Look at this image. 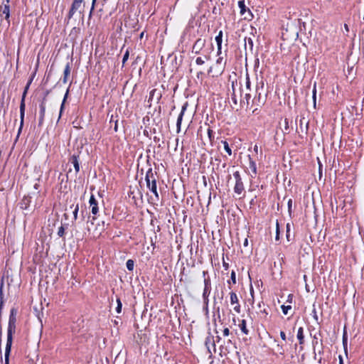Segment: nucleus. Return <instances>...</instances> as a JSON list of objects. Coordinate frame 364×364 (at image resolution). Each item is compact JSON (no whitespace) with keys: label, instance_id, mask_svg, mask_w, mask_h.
<instances>
[{"label":"nucleus","instance_id":"nucleus-43","mask_svg":"<svg viewBox=\"0 0 364 364\" xmlns=\"http://www.w3.org/2000/svg\"><path fill=\"white\" fill-rule=\"evenodd\" d=\"M291 204H292V200H291V199H289V201H288V208H289V211H290L291 208Z\"/></svg>","mask_w":364,"mask_h":364},{"label":"nucleus","instance_id":"nucleus-33","mask_svg":"<svg viewBox=\"0 0 364 364\" xmlns=\"http://www.w3.org/2000/svg\"><path fill=\"white\" fill-rule=\"evenodd\" d=\"M223 144H224V149L226 151V152L229 155H231L232 154L231 149L229 147V145H228V142L227 141H224Z\"/></svg>","mask_w":364,"mask_h":364},{"label":"nucleus","instance_id":"nucleus-7","mask_svg":"<svg viewBox=\"0 0 364 364\" xmlns=\"http://www.w3.org/2000/svg\"><path fill=\"white\" fill-rule=\"evenodd\" d=\"M205 44V40L202 38H198L194 43L192 52L195 53L196 54L200 53L201 50L204 48Z\"/></svg>","mask_w":364,"mask_h":364},{"label":"nucleus","instance_id":"nucleus-1","mask_svg":"<svg viewBox=\"0 0 364 364\" xmlns=\"http://www.w3.org/2000/svg\"><path fill=\"white\" fill-rule=\"evenodd\" d=\"M16 311L14 309H12L11 310L10 316H9V325H8V330H7V341L6 345V350H5V362L6 364H9V357L11 352V345H12V340H13V333L15 332L16 329Z\"/></svg>","mask_w":364,"mask_h":364},{"label":"nucleus","instance_id":"nucleus-6","mask_svg":"<svg viewBox=\"0 0 364 364\" xmlns=\"http://www.w3.org/2000/svg\"><path fill=\"white\" fill-rule=\"evenodd\" d=\"M28 85L26 87V90L23 94V97L21 99V105H20L21 124H20V128H19L18 132H21L23 124V118H24V114H25V97H26V90L28 89Z\"/></svg>","mask_w":364,"mask_h":364},{"label":"nucleus","instance_id":"nucleus-28","mask_svg":"<svg viewBox=\"0 0 364 364\" xmlns=\"http://www.w3.org/2000/svg\"><path fill=\"white\" fill-rule=\"evenodd\" d=\"M73 208V217H74V220H77V213H78V210H79V207H78V204L74 205H73L70 208Z\"/></svg>","mask_w":364,"mask_h":364},{"label":"nucleus","instance_id":"nucleus-10","mask_svg":"<svg viewBox=\"0 0 364 364\" xmlns=\"http://www.w3.org/2000/svg\"><path fill=\"white\" fill-rule=\"evenodd\" d=\"M230 303H231V304L232 305L236 304L234 306V310L237 313H240V305L239 304L238 298H237V294L235 292L232 291V292L230 293Z\"/></svg>","mask_w":364,"mask_h":364},{"label":"nucleus","instance_id":"nucleus-8","mask_svg":"<svg viewBox=\"0 0 364 364\" xmlns=\"http://www.w3.org/2000/svg\"><path fill=\"white\" fill-rule=\"evenodd\" d=\"M89 203L91 208V213L94 215L92 220H95V215L98 213L99 209L97 202L93 195L91 196Z\"/></svg>","mask_w":364,"mask_h":364},{"label":"nucleus","instance_id":"nucleus-50","mask_svg":"<svg viewBox=\"0 0 364 364\" xmlns=\"http://www.w3.org/2000/svg\"><path fill=\"white\" fill-rule=\"evenodd\" d=\"M247 239H245V242H244V245H247Z\"/></svg>","mask_w":364,"mask_h":364},{"label":"nucleus","instance_id":"nucleus-25","mask_svg":"<svg viewBox=\"0 0 364 364\" xmlns=\"http://www.w3.org/2000/svg\"><path fill=\"white\" fill-rule=\"evenodd\" d=\"M238 6H239V8L240 9L241 15H245V11H246V6H245V1H239Z\"/></svg>","mask_w":364,"mask_h":364},{"label":"nucleus","instance_id":"nucleus-45","mask_svg":"<svg viewBox=\"0 0 364 364\" xmlns=\"http://www.w3.org/2000/svg\"><path fill=\"white\" fill-rule=\"evenodd\" d=\"M339 364H343V360L341 356H339Z\"/></svg>","mask_w":364,"mask_h":364},{"label":"nucleus","instance_id":"nucleus-27","mask_svg":"<svg viewBox=\"0 0 364 364\" xmlns=\"http://www.w3.org/2000/svg\"><path fill=\"white\" fill-rule=\"evenodd\" d=\"M68 92H69V89H68V90H67V91H66V92H65V96H64V98H63V102H62V104H61V106H60V116H59V117H60L61 114H62V112H63V109H64L65 102L66 99H67V97H68Z\"/></svg>","mask_w":364,"mask_h":364},{"label":"nucleus","instance_id":"nucleus-44","mask_svg":"<svg viewBox=\"0 0 364 364\" xmlns=\"http://www.w3.org/2000/svg\"><path fill=\"white\" fill-rule=\"evenodd\" d=\"M202 132H203V128L200 127L198 130V134H200V136H202Z\"/></svg>","mask_w":364,"mask_h":364},{"label":"nucleus","instance_id":"nucleus-48","mask_svg":"<svg viewBox=\"0 0 364 364\" xmlns=\"http://www.w3.org/2000/svg\"><path fill=\"white\" fill-rule=\"evenodd\" d=\"M344 27H345V29H346L347 31H348V25H347V24H345V25H344Z\"/></svg>","mask_w":364,"mask_h":364},{"label":"nucleus","instance_id":"nucleus-52","mask_svg":"<svg viewBox=\"0 0 364 364\" xmlns=\"http://www.w3.org/2000/svg\"><path fill=\"white\" fill-rule=\"evenodd\" d=\"M314 313H315L314 318L317 320V319H318V317H317V315L316 314V311H314Z\"/></svg>","mask_w":364,"mask_h":364},{"label":"nucleus","instance_id":"nucleus-18","mask_svg":"<svg viewBox=\"0 0 364 364\" xmlns=\"http://www.w3.org/2000/svg\"><path fill=\"white\" fill-rule=\"evenodd\" d=\"M210 59V56L209 55H203V57H198L196 60V63L197 65H203L205 63V60H209Z\"/></svg>","mask_w":364,"mask_h":364},{"label":"nucleus","instance_id":"nucleus-3","mask_svg":"<svg viewBox=\"0 0 364 364\" xmlns=\"http://www.w3.org/2000/svg\"><path fill=\"white\" fill-rule=\"evenodd\" d=\"M147 188L154 194L156 200H159V193L157 191L156 186V176L152 170L150 168L146 174L145 177Z\"/></svg>","mask_w":364,"mask_h":364},{"label":"nucleus","instance_id":"nucleus-42","mask_svg":"<svg viewBox=\"0 0 364 364\" xmlns=\"http://www.w3.org/2000/svg\"><path fill=\"white\" fill-rule=\"evenodd\" d=\"M280 336H281L282 340H284V341L286 340V335H285V333L284 331H281L280 332Z\"/></svg>","mask_w":364,"mask_h":364},{"label":"nucleus","instance_id":"nucleus-49","mask_svg":"<svg viewBox=\"0 0 364 364\" xmlns=\"http://www.w3.org/2000/svg\"><path fill=\"white\" fill-rule=\"evenodd\" d=\"M287 233H288L289 231V224L287 225Z\"/></svg>","mask_w":364,"mask_h":364},{"label":"nucleus","instance_id":"nucleus-11","mask_svg":"<svg viewBox=\"0 0 364 364\" xmlns=\"http://www.w3.org/2000/svg\"><path fill=\"white\" fill-rule=\"evenodd\" d=\"M205 288L203 293V297L205 303L208 302V297L210 292V281L209 279H204Z\"/></svg>","mask_w":364,"mask_h":364},{"label":"nucleus","instance_id":"nucleus-53","mask_svg":"<svg viewBox=\"0 0 364 364\" xmlns=\"http://www.w3.org/2000/svg\"><path fill=\"white\" fill-rule=\"evenodd\" d=\"M117 124H115V127H114V130L117 131Z\"/></svg>","mask_w":364,"mask_h":364},{"label":"nucleus","instance_id":"nucleus-21","mask_svg":"<svg viewBox=\"0 0 364 364\" xmlns=\"http://www.w3.org/2000/svg\"><path fill=\"white\" fill-rule=\"evenodd\" d=\"M71 163L73 164V166L75 168V171L77 173L80 171V166L77 157L75 155H73L70 159Z\"/></svg>","mask_w":364,"mask_h":364},{"label":"nucleus","instance_id":"nucleus-31","mask_svg":"<svg viewBox=\"0 0 364 364\" xmlns=\"http://www.w3.org/2000/svg\"><path fill=\"white\" fill-rule=\"evenodd\" d=\"M127 268L130 270V271H132L133 269H134V261L132 260V259H129L127 262Z\"/></svg>","mask_w":364,"mask_h":364},{"label":"nucleus","instance_id":"nucleus-47","mask_svg":"<svg viewBox=\"0 0 364 364\" xmlns=\"http://www.w3.org/2000/svg\"><path fill=\"white\" fill-rule=\"evenodd\" d=\"M254 150L257 152V150H258V146L257 145L255 146L254 147Z\"/></svg>","mask_w":364,"mask_h":364},{"label":"nucleus","instance_id":"nucleus-16","mask_svg":"<svg viewBox=\"0 0 364 364\" xmlns=\"http://www.w3.org/2000/svg\"><path fill=\"white\" fill-rule=\"evenodd\" d=\"M223 31H220L218 36L215 37V41L218 46V55H221V44H222Z\"/></svg>","mask_w":364,"mask_h":364},{"label":"nucleus","instance_id":"nucleus-26","mask_svg":"<svg viewBox=\"0 0 364 364\" xmlns=\"http://www.w3.org/2000/svg\"><path fill=\"white\" fill-rule=\"evenodd\" d=\"M312 98L314 102V107L316 108V83L315 82L314 85V89L312 92Z\"/></svg>","mask_w":364,"mask_h":364},{"label":"nucleus","instance_id":"nucleus-29","mask_svg":"<svg viewBox=\"0 0 364 364\" xmlns=\"http://www.w3.org/2000/svg\"><path fill=\"white\" fill-rule=\"evenodd\" d=\"M206 132H207V135L209 139V141L211 142L214 139L213 132L210 128H208Z\"/></svg>","mask_w":364,"mask_h":364},{"label":"nucleus","instance_id":"nucleus-36","mask_svg":"<svg viewBox=\"0 0 364 364\" xmlns=\"http://www.w3.org/2000/svg\"><path fill=\"white\" fill-rule=\"evenodd\" d=\"M64 231H65L64 228L63 226H60L58 231V235L59 237H63L64 235Z\"/></svg>","mask_w":364,"mask_h":364},{"label":"nucleus","instance_id":"nucleus-19","mask_svg":"<svg viewBox=\"0 0 364 364\" xmlns=\"http://www.w3.org/2000/svg\"><path fill=\"white\" fill-rule=\"evenodd\" d=\"M45 112H46V106H45L44 102H43L40 105V119H39V124L40 125L43 123V118L45 116Z\"/></svg>","mask_w":364,"mask_h":364},{"label":"nucleus","instance_id":"nucleus-20","mask_svg":"<svg viewBox=\"0 0 364 364\" xmlns=\"http://www.w3.org/2000/svg\"><path fill=\"white\" fill-rule=\"evenodd\" d=\"M70 74V65L68 63L65 68L64 72H63V83H66L68 82V77H69Z\"/></svg>","mask_w":364,"mask_h":364},{"label":"nucleus","instance_id":"nucleus-12","mask_svg":"<svg viewBox=\"0 0 364 364\" xmlns=\"http://www.w3.org/2000/svg\"><path fill=\"white\" fill-rule=\"evenodd\" d=\"M82 2V1L81 0H74L68 14L69 18H71L75 11L80 8Z\"/></svg>","mask_w":364,"mask_h":364},{"label":"nucleus","instance_id":"nucleus-46","mask_svg":"<svg viewBox=\"0 0 364 364\" xmlns=\"http://www.w3.org/2000/svg\"><path fill=\"white\" fill-rule=\"evenodd\" d=\"M96 0H92V9H91V11L93 10L94 9V5H95V3Z\"/></svg>","mask_w":364,"mask_h":364},{"label":"nucleus","instance_id":"nucleus-37","mask_svg":"<svg viewBox=\"0 0 364 364\" xmlns=\"http://www.w3.org/2000/svg\"><path fill=\"white\" fill-rule=\"evenodd\" d=\"M276 240H279V223L277 222V233L275 237Z\"/></svg>","mask_w":364,"mask_h":364},{"label":"nucleus","instance_id":"nucleus-4","mask_svg":"<svg viewBox=\"0 0 364 364\" xmlns=\"http://www.w3.org/2000/svg\"><path fill=\"white\" fill-rule=\"evenodd\" d=\"M256 92L257 96L253 99V102H257V105H263L266 100L267 94L264 90V82L261 81L257 83Z\"/></svg>","mask_w":364,"mask_h":364},{"label":"nucleus","instance_id":"nucleus-30","mask_svg":"<svg viewBox=\"0 0 364 364\" xmlns=\"http://www.w3.org/2000/svg\"><path fill=\"white\" fill-rule=\"evenodd\" d=\"M29 201L30 199L28 198H24L21 203V208L25 209L27 208Z\"/></svg>","mask_w":364,"mask_h":364},{"label":"nucleus","instance_id":"nucleus-51","mask_svg":"<svg viewBox=\"0 0 364 364\" xmlns=\"http://www.w3.org/2000/svg\"><path fill=\"white\" fill-rule=\"evenodd\" d=\"M232 279H233L234 282H235V278H234V273H232Z\"/></svg>","mask_w":364,"mask_h":364},{"label":"nucleus","instance_id":"nucleus-13","mask_svg":"<svg viewBox=\"0 0 364 364\" xmlns=\"http://www.w3.org/2000/svg\"><path fill=\"white\" fill-rule=\"evenodd\" d=\"M239 95H240V104H244L247 106L250 104V100L251 98V95L250 93H245L244 97H242L240 87H239Z\"/></svg>","mask_w":364,"mask_h":364},{"label":"nucleus","instance_id":"nucleus-40","mask_svg":"<svg viewBox=\"0 0 364 364\" xmlns=\"http://www.w3.org/2000/svg\"><path fill=\"white\" fill-rule=\"evenodd\" d=\"M208 342L211 343L212 346H213V347H215L214 341H210V339L208 338V339H207V341H206V342H205V345H206V346H208ZM207 348H208V351L210 353V349H209V347H208V346H207Z\"/></svg>","mask_w":364,"mask_h":364},{"label":"nucleus","instance_id":"nucleus-24","mask_svg":"<svg viewBox=\"0 0 364 364\" xmlns=\"http://www.w3.org/2000/svg\"><path fill=\"white\" fill-rule=\"evenodd\" d=\"M249 161H250V163H249V166H250V168L252 170V173L254 174H256L257 173V167H256V164L255 161H253L250 157H249Z\"/></svg>","mask_w":364,"mask_h":364},{"label":"nucleus","instance_id":"nucleus-2","mask_svg":"<svg viewBox=\"0 0 364 364\" xmlns=\"http://www.w3.org/2000/svg\"><path fill=\"white\" fill-rule=\"evenodd\" d=\"M226 62L225 58L221 56V55H218L215 63L209 68L208 73L211 74L212 77L221 75L225 70Z\"/></svg>","mask_w":364,"mask_h":364},{"label":"nucleus","instance_id":"nucleus-14","mask_svg":"<svg viewBox=\"0 0 364 364\" xmlns=\"http://www.w3.org/2000/svg\"><path fill=\"white\" fill-rule=\"evenodd\" d=\"M186 106H187V104H185L183 107H182V109L181 111V113L179 114L178 117V119H177V123H176V126H177V132H180V130H181V122H182V118H183V114H184V112L186 109Z\"/></svg>","mask_w":364,"mask_h":364},{"label":"nucleus","instance_id":"nucleus-9","mask_svg":"<svg viewBox=\"0 0 364 364\" xmlns=\"http://www.w3.org/2000/svg\"><path fill=\"white\" fill-rule=\"evenodd\" d=\"M9 2V0H6V4H3L0 6V16L4 15L5 19L7 21L8 24H9V16H10V9L9 5L8 4Z\"/></svg>","mask_w":364,"mask_h":364},{"label":"nucleus","instance_id":"nucleus-22","mask_svg":"<svg viewBox=\"0 0 364 364\" xmlns=\"http://www.w3.org/2000/svg\"><path fill=\"white\" fill-rule=\"evenodd\" d=\"M239 327L244 334H249V330L247 328L245 320H242L241 323L239 324Z\"/></svg>","mask_w":364,"mask_h":364},{"label":"nucleus","instance_id":"nucleus-41","mask_svg":"<svg viewBox=\"0 0 364 364\" xmlns=\"http://www.w3.org/2000/svg\"><path fill=\"white\" fill-rule=\"evenodd\" d=\"M284 129H285V131H288V129H289V122H288L287 119H285V120H284Z\"/></svg>","mask_w":364,"mask_h":364},{"label":"nucleus","instance_id":"nucleus-15","mask_svg":"<svg viewBox=\"0 0 364 364\" xmlns=\"http://www.w3.org/2000/svg\"><path fill=\"white\" fill-rule=\"evenodd\" d=\"M309 127V122L305 119V117H301L299 123V128L302 132L306 133Z\"/></svg>","mask_w":364,"mask_h":364},{"label":"nucleus","instance_id":"nucleus-39","mask_svg":"<svg viewBox=\"0 0 364 364\" xmlns=\"http://www.w3.org/2000/svg\"><path fill=\"white\" fill-rule=\"evenodd\" d=\"M230 335V330L228 328H225L224 330H223V336H228Z\"/></svg>","mask_w":364,"mask_h":364},{"label":"nucleus","instance_id":"nucleus-5","mask_svg":"<svg viewBox=\"0 0 364 364\" xmlns=\"http://www.w3.org/2000/svg\"><path fill=\"white\" fill-rule=\"evenodd\" d=\"M233 176L236 181L235 185L234 187V191L236 193H237L238 195H240L244 190V186H243L242 179L240 178V175L238 171H236L233 173Z\"/></svg>","mask_w":364,"mask_h":364},{"label":"nucleus","instance_id":"nucleus-17","mask_svg":"<svg viewBox=\"0 0 364 364\" xmlns=\"http://www.w3.org/2000/svg\"><path fill=\"white\" fill-rule=\"evenodd\" d=\"M232 94L231 99L235 105L237 104V100H240V95H239V90L236 91L235 87V83L234 82H232Z\"/></svg>","mask_w":364,"mask_h":364},{"label":"nucleus","instance_id":"nucleus-34","mask_svg":"<svg viewBox=\"0 0 364 364\" xmlns=\"http://www.w3.org/2000/svg\"><path fill=\"white\" fill-rule=\"evenodd\" d=\"M291 309V306H285V305L282 306V311H283L284 314H285V315H287L288 314V311Z\"/></svg>","mask_w":364,"mask_h":364},{"label":"nucleus","instance_id":"nucleus-23","mask_svg":"<svg viewBox=\"0 0 364 364\" xmlns=\"http://www.w3.org/2000/svg\"><path fill=\"white\" fill-rule=\"evenodd\" d=\"M304 330H303V328L302 327H300L299 329H298V332H297V338L299 339V344H303L304 342Z\"/></svg>","mask_w":364,"mask_h":364},{"label":"nucleus","instance_id":"nucleus-54","mask_svg":"<svg viewBox=\"0 0 364 364\" xmlns=\"http://www.w3.org/2000/svg\"><path fill=\"white\" fill-rule=\"evenodd\" d=\"M345 341H346V338H345V336H343V342H345Z\"/></svg>","mask_w":364,"mask_h":364},{"label":"nucleus","instance_id":"nucleus-38","mask_svg":"<svg viewBox=\"0 0 364 364\" xmlns=\"http://www.w3.org/2000/svg\"><path fill=\"white\" fill-rule=\"evenodd\" d=\"M128 58H129V51L127 50L123 56L122 63H124L127 60Z\"/></svg>","mask_w":364,"mask_h":364},{"label":"nucleus","instance_id":"nucleus-32","mask_svg":"<svg viewBox=\"0 0 364 364\" xmlns=\"http://www.w3.org/2000/svg\"><path fill=\"white\" fill-rule=\"evenodd\" d=\"M117 306L116 307V311L117 313H120L121 311H122V305L121 301H120V299L119 298L117 299Z\"/></svg>","mask_w":364,"mask_h":364},{"label":"nucleus","instance_id":"nucleus-35","mask_svg":"<svg viewBox=\"0 0 364 364\" xmlns=\"http://www.w3.org/2000/svg\"><path fill=\"white\" fill-rule=\"evenodd\" d=\"M245 85H246V88H247V90H250V85H251V82H250V77H249V76H248V75H247H247H246V82H245Z\"/></svg>","mask_w":364,"mask_h":364}]
</instances>
